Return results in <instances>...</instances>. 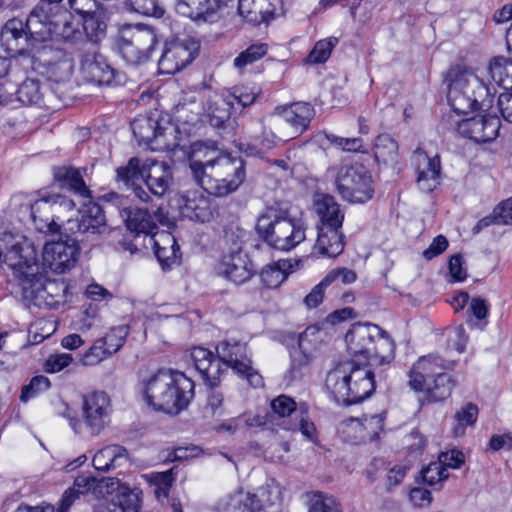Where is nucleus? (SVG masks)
<instances>
[{"instance_id":"1","label":"nucleus","mask_w":512,"mask_h":512,"mask_svg":"<svg viewBox=\"0 0 512 512\" xmlns=\"http://www.w3.org/2000/svg\"><path fill=\"white\" fill-rule=\"evenodd\" d=\"M352 360L339 362L326 377V387L338 403L355 404L375 390L370 367L389 363L394 358L393 340L378 326L356 323L345 335Z\"/></svg>"},{"instance_id":"2","label":"nucleus","mask_w":512,"mask_h":512,"mask_svg":"<svg viewBox=\"0 0 512 512\" xmlns=\"http://www.w3.org/2000/svg\"><path fill=\"white\" fill-rule=\"evenodd\" d=\"M202 142L194 143L189 154V167L196 183L206 192L225 197L238 190L246 177L244 161L240 157L220 155Z\"/></svg>"},{"instance_id":"3","label":"nucleus","mask_w":512,"mask_h":512,"mask_svg":"<svg viewBox=\"0 0 512 512\" xmlns=\"http://www.w3.org/2000/svg\"><path fill=\"white\" fill-rule=\"evenodd\" d=\"M216 351L217 358L212 351L200 346L194 347L190 353L195 369L210 386L216 385L220 378L221 363L230 367L239 377L246 379L250 386H262L263 378L253 368L246 344L224 340L217 345Z\"/></svg>"},{"instance_id":"4","label":"nucleus","mask_w":512,"mask_h":512,"mask_svg":"<svg viewBox=\"0 0 512 512\" xmlns=\"http://www.w3.org/2000/svg\"><path fill=\"white\" fill-rule=\"evenodd\" d=\"M146 403L156 411L176 415L194 396V382L180 371L160 369L142 382Z\"/></svg>"},{"instance_id":"5","label":"nucleus","mask_w":512,"mask_h":512,"mask_svg":"<svg viewBox=\"0 0 512 512\" xmlns=\"http://www.w3.org/2000/svg\"><path fill=\"white\" fill-rule=\"evenodd\" d=\"M448 102L458 114L488 110L494 101L490 88L470 69L452 67L447 74Z\"/></svg>"},{"instance_id":"6","label":"nucleus","mask_w":512,"mask_h":512,"mask_svg":"<svg viewBox=\"0 0 512 512\" xmlns=\"http://www.w3.org/2000/svg\"><path fill=\"white\" fill-rule=\"evenodd\" d=\"M306 227L300 219L291 218L287 210L271 206L256 224L258 235L271 247L290 251L306 238Z\"/></svg>"},{"instance_id":"7","label":"nucleus","mask_w":512,"mask_h":512,"mask_svg":"<svg viewBox=\"0 0 512 512\" xmlns=\"http://www.w3.org/2000/svg\"><path fill=\"white\" fill-rule=\"evenodd\" d=\"M281 504L282 489L270 480L252 494L239 490L222 497L213 512H280Z\"/></svg>"},{"instance_id":"8","label":"nucleus","mask_w":512,"mask_h":512,"mask_svg":"<svg viewBox=\"0 0 512 512\" xmlns=\"http://www.w3.org/2000/svg\"><path fill=\"white\" fill-rule=\"evenodd\" d=\"M0 262L11 268L18 278L26 281H33L39 273L37 250L29 239L20 234H0Z\"/></svg>"},{"instance_id":"9","label":"nucleus","mask_w":512,"mask_h":512,"mask_svg":"<svg viewBox=\"0 0 512 512\" xmlns=\"http://www.w3.org/2000/svg\"><path fill=\"white\" fill-rule=\"evenodd\" d=\"M156 44L157 36L154 29L141 24L121 26L115 38L119 54L129 64L147 61Z\"/></svg>"},{"instance_id":"10","label":"nucleus","mask_w":512,"mask_h":512,"mask_svg":"<svg viewBox=\"0 0 512 512\" xmlns=\"http://www.w3.org/2000/svg\"><path fill=\"white\" fill-rule=\"evenodd\" d=\"M335 183L342 199L352 204L365 203L374 194L372 176L363 165L341 167L336 175Z\"/></svg>"},{"instance_id":"11","label":"nucleus","mask_w":512,"mask_h":512,"mask_svg":"<svg viewBox=\"0 0 512 512\" xmlns=\"http://www.w3.org/2000/svg\"><path fill=\"white\" fill-rule=\"evenodd\" d=\"M80 217L67 218L66 230L77 234V242L88 241L93 244L107 230L105 215L100 205L89 203L84 209L77 211Z\"/></svg>"},{"instance_id":"12","label":"nucleus","mask_w":512,"mask_h":512,"mask_svg":"<svg viewBox=\"0 0 512 512\" xmlns=\"http://www.w3.org/2000/svg\"><path fill=\"white\" fill-rule=\"evenodd\" d=\"M315 116V109L306 102H296L287 106L276 107L271 115V126L279 131L284 124L290 126L285 132L288 139H293L306 131Z\"/></svg>"},{"instance_id":"13","label":"nucleus","mask_w":512,"mask_h":512,"mask_svg":"<svg viewBox=\"0 0 512 512\" xmlns=\"http://www.w3.org/2000/svg\"><path fill=\"white\" fill-rule=\"evenodd\" d=\"M131 128L140 145L145 144L153 150L170 149L175 145L167 139V135L175 131L174 127L168 123L163 126L155 117L141 115L134 119Z\"/></svg>"},{"instance_id":"14","label":"nucleus","mask_w":512,"mask_h":512,"mask_svg":"<svg viewBox=\"0 0 512 512\" xmlns=\"http://www.w3.org/2000/svg\"><path fill=\"white\" fill-rule=\"evenodd\" d=\"M198 49V42L189 38L166 43L158 62L159 72L168 75L177 73L194 59Z\"/></svg>"},{"instance_id":"15","label":"nucleus","mask_w":512,"mask_h":512,"mask_svg":"<svg viewBox=\"0 0 512 512\" xmlns=\"http://www.w3.org/2000/svg\"><path fill=\"white\" fill-rule=\"evenodd\" d=\"M110 398L104 391H93L83 396L82 416L92 435H99L110 422Z\"/></svg>"},{"instance_id":"16","label":"nucleus","mask_w":512,"mask_h":512,"mask_svg":"<svg viewBox=\"0 0 512 512\" xmlns=\"http://www.w3.org/2000/svg\"><path fill=\"white\" fill-rule=\"evenodd\" d=\"M452 367V362L445 361L437 354L422 356L412 365L409 371V385L415 391H424L433 378Z\"/></svg>"},{"instance_id":"17","label":"nucleus","mask_w":512,"mask_h":512,"mask_svg":"<svg viewBox=\"0 0 512 512\" xmlns=\"http://www.w3.org/2000/svg\"><path fill=\"white\" fill-rule=\"evenodd\" d=\"M79 253L77 241L47 243L43 248V266L52 272L61 274L74 267Z\"/></svg>"},{"instance_id":"18","label":"nucleus","mask_w":512,"mask_h":512,"mask_svg":"<svg viewBox=\"0 0 512 512\" xmlns=\"http://www.w3.org/2000/svg\"><path fill=\"white\" fill-rule=\"evenodd\" d=\"M80 71L87 80L100 85L121 82L120 74L95 49L84 52L80 60Z\"/></svg>"},{"instance_id":"19","label":"nucleus","mask_w":512,"mask_h":512,"mask_svg":"<svg viewBox=\"0 0 512 512\" xmlns=\"http://www.w3.org/2000/svg\"><path fill=\"white\" fill-rule=\"evenodd\" d=\"M0 43L11 56L30 54L35 50L24 21L9 19L2 27Z\"/></svg>"},{"instance_id":"20","label":"nucleus","mask_w":512,"mask_h":512,"mask_svg":"<svg viewBox=\"0 0 512 512\" xmlns=\"http://www.w3.org/2000/svg\"><path fill=\"white\" fill-rule=\"evenodd\" d=\"M500 129V120L495 116L478 115L457 124V132L477 143L494 140Z\"/></svg>"},{"instance_id":"21","label":"nucleus","mask_w":512,"mask_h":512,"mask_svg":"<svg viewBox=\"0 0 512 512\" xmlns=\"http://www.w3.org/2000/svg\"><path fill=\"white\" fill-rule=\"evenodd\" d=\"M215 272L234 284H242L253 276L254 268L246 254L236 251L223 255L215 266Z\"/></svg>"},{"instance_id":"22","label":"nucleus","mask_w":512,"mask_h":512,"mask_svg":"<svg viewBox=\"0 0 512 512\" xmlns=\"http://www.w3.org/2000/svg\"><path fill=\"white\" fill-rule=\"evenodd\" d=\"M127 329L123 326L114 328L104 338H100L82 355L84 366H94L117 352L124 344Z\"/></svg>"},{"instance_id":"23","label":"nucleus","mask_w":512,"mask_h":512,"mask_svg":"<svg viewBox=\"0 0 512 512\" xmlns=\"http://www.w3.org/2000/svg\"><path fill=\"white\" fill-rule=\"evenodd\" d=\"M232 0H176L175 11L194 21H212Z\"/></svg>"},{"instance_id":"24","label":"nucleus","mask_w":512,"mask_h":512,"mask_svg":"<svg viewBox=\"0 0 512 512\" xmlns=\"http://www.w3.org/2000/svg\"><path fill=\"white\" fill-rule=\"evenodd\" d=\"M127 228L137 234L150 236L158 228V223H163L165 215L161 208L149 211L147 208H125L122 211Z\"/></svg>"},{"instance_id":"25","label":"nucleus","mask_w":512,"mask_h":512,"mask_svg":"<svg viewBox=\"0 0 512 512\" xmlns=\"http://www.w3.org/2000/svg\"><path fill=\"white\" fill-rule=\"evenodd\" d=\"M31 218L35 228L42 233H57L60 229L55 213L52 194L41 193L31 205Z\"/></svg>"},{"instance_id":"26","label":"nucleus","mask_w":512,"mask_h":512,"mask_svg":"<svg viewBox=\"0 0 512 512\" xmlns=\"http://www.w3.org/2000/svg\"><path fill=\"white\" fill-rule=\"evenodd\" d=\"M53 7L41 5L34 8L24 24L35 50L38 44L51 39V16Z\"/></svg>"},{"instance_id":"27","label":"nucleus","mask_w":512,"mask_h":512,"mask_svg":"<svg viewBox=\"0 0 512 512\" xmlns=\"http://www.w3.org/2000/svg\"><path fill=\"white\" fill-rule=\"evenodd\" d=\"M144 181L149 191L155 196H163L172 183L171 167L161 161L147 159L144 161Z\"/></svg>"},{"instance_id":"28","label":"nucleus","mask_w":512,"mask_h":512,"mask_svg":"<svg viewBox=\"0 0 512 512\" xmlns=\"http://www.w3.org/2000/svg\"><path fill=\"white\" fill-rule=\"evenodd\" d=\"M313 206L320 219V224L317 227L342 228L344 212L333 196L316 193L313 198Z\"/></svg>"},{"instance_id":"29","label":"nucleus","mask_w":512,"mask_h":512,"mask_svg":"<svg viewBox=\"0 0 512 512\" xmlns=\"http://www.w3.org/2000/svg\"><path fill=\"white\" fill-rule=\"evenodd\" d=\"M317 239L312 249L316 257L334 258L344 249V236L341 228L317 227Z\"/></svg>"},{"instance_id":"30","label":"nucleus","mask_w":512,"mask_h":512,"mask_svg":"<svg viewBox=\"0 0 512 512\" xmlns=\"http://www.w3.org/2000/svg\"><path fill=\"white\" fill-rule=\"evenodd\" d=\"M183 214L191 220L202 223L209 222L213 219L215 207L212 205L209 197L202 192H189L184 197Z\"/></svg>"},{"instance_id":"31","label":"nucleus","mask_w":512,"mask_h":512,"mask_svg":"<svg viewBox=\"0 0 512 512\" xmlns=\"http://www.w3.org/2000/svg\"><path fill=\"white\" fill-rule=\"evenodd\" d=\"M233 113L235 112L232 107V102L228 101L225 93L210 96L203 107L204 116L207 118L210 125L215 128L223 127Z\"/></svg>"},{"instance_id":"32","label":"nucleus","mask_w":512,"mask_h":512,"mask_svg":"<svg viewBox=\"0 0 512 512\" xmlns=\"http://www.w3.org/2000/svg\"><path fill=\"white\" fill-rule=\"evenodd\" d=\"M384 414L363 415L361 419H350L345 426L351 431L359 432V441H374L383 430Z\"/></svg>"},{"instance_id":"33","label":"nucleus","mask_w":512,"mask_h":512,"mask_svg":"<svg viewBox=\"0 0 512 512\" xmlns=\"http://www.w3.org/2000/svg\"><path fill=\"white\" fill-rule=\"evenodd\" d=\"M117 486L118 482L112 478L97 479L90 474H82L75 479L73 488L79 495L90 492L100 498L112 493Z\"/></svg>"},{"instance_id":"34","label":"nucleus","mask_w":512,"mask_h":512,"mask_svg":"<svg viewBox=\"0 0 512 512\" xmlns=\"http://www.w3.org/2000/svg\"><path fill=\"white\" fill-rule=\"evenodd\" d=\"M33 291L35 292V301L38 305L44 304L46 307L52 309L56 308L63 299L65 287L62 283L47 280L40 286H37V275L33 281Z\"/></svg>"},{"instance_id":"35","label":"nucleus","mask_w":512,"mask_h":512,"mask_svg":"<svg viewBox=\"0 0 512 512\" xmlns=\"http://www.w3.org/2000/svg\"><path fill=\"white\" fill-rule=\"evenodd\" d=\"M128 460L127 450L120 445H109L100 449L93 457V465L99 471H109L125 464Z\"/></svg>"},{"instance_id":"36","label":"nucleus","mask_w":512,"mask_h":512,"mask_svg":"<svg viewBox=\"0 0 512 512\" xmlns=\"http://www.w3.org/2000/svg\"><path fill=\"white\" fill-rule=\"evenodd\" d=\"M148 244L154 249L157 259L161 262H167L176 258L179 250L174 236L167 231H159L158 229L148 238Z\"/></svg>"},{"instance_id":"37","label":"nucleus","mask_w":512,"mask_h":512,"mask_svg":"<svg viewBox=\"0 0 512 512\" xmlns=\"http://www.w3.org/2000/svg\"><path fill=\"white\" fill-rule=\"evenodd\" d=\"M54 178L63 187H67L74 193L89 197L90 191L83 181L81 171L74 167L61 166L54 169Z\"/></svg>"},{"instance_id":"38","label":"nucleus","mask_w":512,"mask_h":512,"mask_svg":"<svg viewBox=\"0 0 512 512\" xmlns=\"http://www.w3.org/2000/svg\"><path fill=\"white\" fill-rule=\"evenodd\" d=\"M426 160L425 167L419 168L417 183L419 188L424 192L433 191L439 184L441 163L438 156L428 158L424 155Z\"/></svg>"},{"instance_id":"39","label":"nucleus","mask_w":512,"mask_h":512,"mask_svg":"<svg viewBox=\"0 0 512 512\" xmlns=\"http://www.w3.org/2000/svg\"><path fill=\"white\" fill-rule=\"evenodd\" d=\"M489 73L504 90L512 91V59L496 56L490 60Z\"/></svg>"},{"instance_id":"40","label":"nucleus","mask_w":512,"mask_h":512,"mask_svg":"<svg viewBox=\"0 0 512 512\" xmlns=\"http://www.w3.org/2000/svg\"><path fill=\"white\" fill-rule=\"evenodd\" d=\"M398 143L389 134H380L374 143V157L378 162L384 164H395L398 160Z\"/></svg>"},{"instance_id":"41","label":"nucleus","mask_w":512,"mask_h":512,"mask_svg":"<svg viewBox=\"0 0 512 512\" xmlns=\"http://www.w3.org/2000/svg\"><path fill=\"white\" fill-rule=\"evenodd\" d=\"M71 15L58 6L53 7L51 16V39L50 40H67L73 32L74 27L71 24Z\"/></svg>"},{"instance_id":"42","label":"nucleus","mask_w":512,"mask_h":512,"mask_svg":"<svg viewBox=\"0 0 512 512\" xmlns=\"http://www.w3.org/2000/svg\"><path fill=\"white\" fill-rule=\"evenodd\" d=\"M455 384L456 381L452 376L443 371L428 383L427 389L423 392L427 393L435 401H442L451 395Z\"/></svg>"},{"instance_id":"43","label":"nucleus","mask_w":512,"mask_h":512,"mask_svg":"<svg viewBox=\"0 0 512 512\" xmlns=\"http://www.w3.org/2000/svg\"><path fill=\"white\" fill-rule=\"evenodd\" d=\"M314 141L321 147H325L327 143L346 152H360L363 148L361 138H343L325 132H319L314 136Z\"/></svg>"},{"instance_id":"44","label":"nucleus","mask_w":512,"mask_h":512,"mask_svg":"<svg viewBox=\"0 0 512 512\" xmlns=\"http://www.w3.org/2000/svg\"><path fill=\"white\" fill-rule=\"evenodd\" d=\"M144 174V162L141 163L139 158L132 157L126 165L116 169V180L130 188L136 184L137 180H144Z\"/></svg>"},{"instance_id":"45","label":"nucleus","mask_w":512,"mask_h":512,"mask_svg":"<svg viewBox=\"0 0 512 512\" xmlns=\"http://www.w3.org/2000/svg\"><path fill=\"white\" fill-rule=\"evenodd\" d=\"M258 91L255 87L249 86H236L232 90L225 93L229 102H232V107L236 113L239 109H243L254 103Z\"/></svg>"},{"instance_id":"46","label":"nucleus","mask_w":512,"mask_h":512,"mask_svg":"<svg viewBox=\"0 0 512 512\" xmlns=\"http://www.w3.org/2000/svg\"><path fill=\"white\" fill-rule=\"evenodd\" d=\"M284 429L289 431H300L304 437L313 441L316 434V428L310 421L306 408L300 407V413L294 420H284L282 423Z\"/></svg>"},{"instance_id":"47","label":"nucleus","mask_w":512,"mask_h":512,"mask_svg":"<svg viewBox=\"0 0 512 512\" xmlns=\"http://www.w3.org/2000/svg\"><path fill=\"white\" fill-rule=\"evenodd\" d=\"M84 30L92 42H98L106 33L104 12L100 9L83 18Z\"/></svg>"},{"instance_id":"48","label":"nucleus","mask_w":512,"mask_h":512,"mask_svg":"<svg viewBox=\"0 0 512 512\" xmlns=\"http://www.w3.org/2000/svg\"><path fill=\"white\" fill-rule=\"evenodd\" d=\"M338 42L339 40L336 37H329L317 41L307 56L306 62L311 64L325 63Z\"/></svg>"},{"instance_id":"49","label":"nucleus","mask_w":512,"mask_h":512,"mask_svg":"<svg viewBox=\"0 0 512 512\" xmlns=\"http://www.w3.org/2000/svg\"><path fill=\"white\" fill-rule=\"evenodd\" d=\"M478 416V408L474 404H467L454 415L455 426L453 427L454 436H462L468 426H472Z\"/></svg>"},{"instance_id":"50","label":"nucleus","mask_w":512,"mask_h":512,"mask_svg":"<svg viewBox=\"0 0 512 512\" xmlns=\"http://www.w3.org/2000/svg\"><path fill=\"white\" fill-rule=\"evenodd\" d=\"M423 481L435 489H440L442 483L449 477V473L438 461L431 462L421 471Z\"/></svg>"},{"instance_id":"51","label":"nucleus","mask_w":512,"mask_h":512,"mask_svg":"<svg viewBox=\"0 0 512 512\" xmlns=\"http://www.w3.org/2000/svg\"><path fill=\"white\" fill-rule=\"evenodd\" d=\"M267 53V45L263 43L252 44L246 50L242 51L235 59L234 66L242 70L246 66L260 60Z\"/></svg>"},{"instance_id":"52","label":"nucleus","mask_w":512,"mask_h":512,"mask_svg":"<svg viewBox=\"0 0 512 512\" xmlns=\"http://www.w3.org/2000/svg\"><path fill=\"white\" fill-rule=\"evenodd\" d=\"M238 14L253 24H259L264 19L262 6L257 0H238Z\"/></svg>"},{"instance_id":"53","label":"nucleus","mask_w":512,"mask_h":512,"mask_svg":"<svg viewBox=\"0 0 512 512\" xmlns=\"http://www.w3.org/2000/svg\"><path fill=\"white\" fill-rule=\"evenodd\" d=\"M18 100L23 104H37L42 98L40 84L35 79H26L17 90Z\"/></svg>"},{"instance_id":"54","label":"nucleus","mask_w":512,"mask_h":512,"mask_svg":"<svg viewBox=\"0 0 512 512\" xmlns=\"http://www.w3.org/2000/svg\"><path fill=\"white\" fill-rule=\"evenodd\" d=\"M271 408L279 417H290L295 419L300 413V407L297 408L296 402L289 396L280 395L271 402Z\"/></svg>"},{"instance_id":"55","label":"nucleus","mask_w":512,"mask_h":512,"mask_svg":"<svg viewBox=\"0 0 512 512\" xmlns=\"http://www.w3.org/2000/svg\"><path fill=\"white\" fill-rule=\"evenodd\" d=\"M308 512H339V508L333 497L315 492L310 495Z\"/></svg>"},{"instance_id":"56","label":"nucleus","mask_w":512,"mask_h":512,"mask_svg":"<svg viewBox=\"0 0 512 512\" xmlns=\"http://www.w3.org/2000/svg\"><path fill=\"white\" fill-rule=\"evenodd\" d=\"M127 4L131 10L145 16L159 18L164 14L158 0H127Z\"/></svg>"},{"instance_id":"57","label":"nucleus","mask_w":512,"mask_h":512,"mask_svg":"<svg viewBox=\"0 0 512 512\" xmlns=\"http://www.w3.org/2000/svg\"><path fill=\"white\" fill-rule=\"evenodd\" d=\"M140 503V491L122 487L118 495V505L123 512H136Z\"/></svg>"},{"instance_id":"58","label":"nucleus","mask_w":512,"mask_h":512,"mask_svg":"<svg viewBox=\"0 0 512 512\" xmlns=\"http://www.w3.org/2000/svg\"><path fill=\"white\" fill-rule=\"evenodd\" d=\"M54 213L60 226L66 223L67 218H70L67 214L75 211V203L62 195L52 194Z\"/></svg>"},{"instance_id":"59","label":"nucleus","mask_w":512,"mask_h":512,"mask_svg":"<svg viewBox=\"0 0 512 512\" xmlns=\"http://www.w3.org/2000/svg\"><path fill=\"white\" fill-rule=\"evenodd\" d=\"M50 387V381L45 376H35L31 379L30 383L23 387L20 399L22 402H27L33 398L37 393L45 391Z\"/></svg>"},{"instance_id":"60","label":"nucleus","mask_w":512,"mask_h":512,"mask_svg":"<svg viewBox=\"0 0 512 512\" xmlns=\"http://www.w3.org/2000/svg\"><path fill=\"white\" fill-rule=\"evenodd\" d=\"M286 277V273L277 265L268 266L261 272V280L268 288H277Z\"/></svg>"},{"instance_id":"61","label":"nucleus","mask_w":512,"mask_h":512,"mask_svg":"<svg viewBox=\"0 0 512 512\" xmlns=\"http://www.w3.org/2000/svg\"><path fill=\"white\" fill-rule=\"evenodd\" d=\"M357 279L356 273L346 267L335 268L327 273L324 277L325 282L330 286L335 282H341L343 284H351Z\"/></svg>"},{"instance_id":"62","label":"nucleus","mask_w":512,"mask_h":512,"mask_svg":"<svg viewBox=\"0 0 512 512\" xmlns=\"http://www.w3.org/2000/svg\"><path fill=\"white\" fill-rule=\"evenodd\" d=\"M329 285L325 282L324 278L315 285L312 290L305 296L303 303L308 309L318 307L324 298L325 289Z\"/></svg>"},{"instance_id":"63","label":"nucleus","mask_w":512,"mask_h":512,"mask_svg":"<svg viewBox=\"0 0 512 512\" xmlns=\"http://www.w3.org/2000/svg\"><path fill=\"white\" fill-rule=\"evenodd\" d=\"M464 454L457 450L452 449L450 451L440 453L438 462L447 470V468L457 469L464 463Z\"/></svg>"},{"instance_id":"64","label":"nucleus","mask_w":512,"mask_h":512,"mask_svg":"<svg viewBox=\"0 0 512 512\" xmlns=\"http://www.w3.org/2000/svg\"><path fill=\"white\" fill-rule=\"evenodd\" d=\"M492 214L496 219V224H512V198L502 201L497 207L494 208Z\"/></svg>"}]
</instances>
